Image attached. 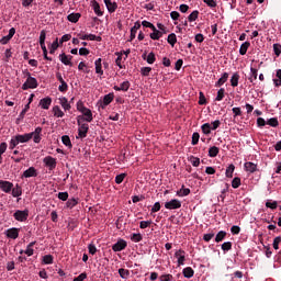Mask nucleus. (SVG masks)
<instances>
[{"label": "nucleus", "mask_w": 281, "mask_h": 281, "mask_svg": "<svg viewBox=\"0 0 281 281\" xmlns=\"http://www.w3.org/2000/svg\"><path fill=\"white\" fill-rule=\"evenodd\" d=\"M41 133H43V127H36L32 133L15 135V138H18L19 144H27V142L33 137L34 144H41Z\"/></svg>", "instance_id": "1"}, {"label": "nucleus", "mask_w": 281, "mask_h": 281, "mask_svg": "<svg viewBox=\"0 0 281 281\" xmlns=\"http://www.w3.org/2000/svg\"><path fill=\"white\" fill-rule=\"evenodd\" d=\"M45 38H47V33L45 32V30H42L40 33V46L42 47L44 59L52 61V57L47 56V46H45Z\"/></svg>", "instance_id": "2"}, {"label": "nucleus", "mask_w": 281, "mask_h": 281, "mask_svg": "<svg viewBox=\"0 0 281 281\" xmlns=\"http://www.w3.org/2000/svg\"><path fill=\"white\" fill-rule=\"evenodd\" d=\"M77 124L79 126L78 135H79L80 139H85V137H87V133H89V124L82 123V121H80V119H77Z\"/></svg>", "instance_id": "3"}, {"label": "nucleus", "mask_w": 281, "mask_h": 281, "mask_svg": "<svg viewBox=\"0 0 281 281\" xmlns=\"http://www.w3.org/2000/svg\"><path fill=\"white\" fill-rule=\"evenodd\" d=\"M29 216H30L29 210H24V211L18 210L13 214V218H15V221H19L20 223H25Z\"/></svg>", "instance_id": "4"}, {"label": "nucleus", "mask_w": 281, "mask_h": 281, "mask_svg": "<svg viewBox=\"0 0 281 281\" xmlns=\"http://www.w3.org/2000/svg\"><path fill=\"white\" fill-rule=\"evenodd\" d=\"M38 87V81L34 77H29L26 81L22 85V90L27 91V89H36Z\"/></svg>", "instance_id": "5"}, {"label": "nucleus", "mask_w": 281, "mask_h": 281, "mask_svg": "<svg viewBox=\"0 0 281 281\" xmlns=\"http://www.w3.org/2000/svg\"><path fill=\"white\" fill-rule=\"evenodd\" d=\"M56 78L58 82H60L58 91H60V93H67V91H69V85H67V81L63 79V75L60 72H56Z\"/></svg>", "instance_id": "6"}, {"label": "nucleus", "mask_w": 281, "mask_h": 281, "mask_svg": "<svg viewBox=\"0 0 281 281\" xmlns=\"http://www.w3.org/2000/svg\"><path fill=\"white\" fill-rule=\"evenodd\" d=\"M81 113L83 116L79 115L77 120H79L80 122H93V113L89 108H86L85 111Z\"/></svg>", "instance_id": "7"}, {"label": "nucleus", "mask_w": 281, "mask_h": 281, "mask_svg": "<svg viewBox=\"0 0 281 281\" xmlns=\"http://www.w3.org/2000/svg\"><path fill=\"white\" fill-rule=\"evenodd\" d=\"M12 188H14V183L5 180H0V190H2V192L10 194V192H12Z\"/></svg>", "instance_id": "8"}, {"label": "nucleus", "mask_w": 281, "mask_h": 281, "mask_svg": "<svg viewBox=\"0 0 281 281\" xmlns=\"http://www.w3.org/2000/svg\"><path fill=\"white\" fill-rule=\"evenodd\" d=\"M126 247H128V244L126 243V240L124 239H119L117 243H115L112 246V250H114L115 252L117 251H124V249H126Z\"/></svg>", "instance_id": "9"}, {"label": "nucleus", "mask_w": 281, "mask_h": 281, "mask_svg": "<svg viewBox=\"0 0 281 281\" xmlns=\"http://www.w3.org/2000/svg\"><path fill=\"white\" fill-rule=\"evenodd\" d=\"M21 228L12 227L5 231L7 238H11L12 240H16L19 238V233Z\"/></svg>", "instance_id": "10"}, {"label": "nucleus", "mask_w": 281, "mask_h": 281, "mask_svg": "<svg viewBox=\"0 0 281 281\" xmlns=\"http://www.w3.org/2000/svg\"><path fill=\"white\" fill-rule=\"evenodd\" d=\"M32 177H38V171L34 167H30L29 169H26L22 173L21 179H30Z\"/></svg>", "instance_id": "11"}, {"label": "nucleus", "mask_w": 281, "mask_h": 281, "mask_svg": "<svg viewBox=\"0 0 281 281\" xmlns=\"http://www.w3.org/2000/svg\"><path fill=\"white\" fill-rule=\"evenodd\" d=\"M166 210H179L181 207V202L177 199H172L165 203Z\"/></svg>", "instance_id": "12"}, {"label": "nucleus", "mask_w": 281, "mask_h": 281, "mask_svg": "<svg viewBox=\"0 0 281 281\" xmlns=\"http://www.w3.org/2000/svg\"><path fill=\"white\" fill-rule=\"evenodd\" d=\"M114 98H115V94L113 92L105 94L103 97V101L101 103V109H106V106H109V104H111V102H113Z\"/></svg>", "instance_id": "13"}, {"label": "nucleus", "mask_w": 281, "mask_h": 281, "mask_svg": "<svg viewBox=\"0 0 281 281\" xmlns=\"http://www.w3.org/2000/svg\"><path fill=\"white\" fill-rule=\"evenodd\" d=\"M71 58H74V56L67 55L65 53L59 55V60L63 63V65H67L68 67H74V63H71Z\"/></svg>", "instance_id": "14"}, {"label": "nucleus", "mask_w": 281, "mask_h": 281, "mask_svg": "<svg viewBox=\"0 0 281 281\" xmlns=\"http://www.w3.org/2000/svg\"><path fill=\"white\" fill-rule=\"evenodd\" d=\"M43 162L47 168H49V170H54L56 168V158L52 156H46Z\"/></svg>", "instance_id": "15"}, {"label": "nucleus", "mask_w": 281, "mask_h": 281, "mask_svg": "<svg viewBox=\"0 0 281 281\" xmlns=\"http://www.w3.org/2000/svg\"><path fill=\"white\" fill-rule=\"evenodd\" d=\"M244 169L246 170V172H250V175H254V172H258V165L248 161L244 164Z\"/></svg>", "instance_id": "16"}, {"label": "nucleus", "mask_w": 281, "mask_h": 281, "mask_svg": "<svg viewBox=\"0 0 281 281\" xmlns=\"http://www.w3.org/2000/svg\"><path fill=\"white\" fill-rule=\"evenodd\" d=\"M14 34H16V30L11 27L9 30V34L0 40L1 45H8V42L14 36Z\"/></svg>", "instance_id": "17"}, {"label": "nucleus", "mask_w": 281, "mask_h": 281, "mask_svg": "<svg viewBox=\"0 0 281 281\" xmlns=\"http://www.w3.org/2000/svg\"><path fill=\"white\" fill-rule=\"evenodd\" d=\"M105 8L108 9V12H110V14H113V12H115V10H117V2H113L111 0H103Z\"/></svg>", "instance_id": "18"}, {"label": "nucleus", "mask_w": 281, "mask_h": 281, "mask_svg": "<svg viewBox=\"0 0 281 281\" xmlns=\"http://www.w3.org/2000/svg\"><path fill=\"white\" fill-rule=\"evenodd\" d=\"M142 27V23L139 21L134 23V26L131 29L130 41H135V36L137 35V30Z\"/></svg>", "instance_id": "19"}, {"label": "nucleus", "mask_w": 281, "mask_h": 281, "mask_svg": "<svg viewBox=\"0 0 281 281\" xmlns=\"http://www.w3.org/2000/svg\"><path fill=\"white\" fill-rule=\"evenodd\" d=\"M91 5H92L97 16H103L104 15V12L100 9V3H98V1L91 0Z\"/></svg>", "instance_id": "20"}, {"label": "nucleus", "mask_w": 281, "mask_h": 281, "mask_svg": "<svg viewBox=\"0 0 281 281\" xmlns=\"http://www.w3.org/2000/svg\"><path fill=\"white\" fill-rule=\"evenodd\" d=\"M40 106H42V109L47 111L49 109V106H52V98L46 97V98L42 99L40 101Z\"/></svg>", "instance_id": "21"}, {"label": "nucleus", "mask_w": 281, "mask_h": 281, "mask_svg": "<svg viewBox=\"0 0 281 281\" xmlns=\"http://www.w3.org/2000/svg\"><path fill=\"white\" fill-rule=\"evenodd\" d=\"M94 67H95V74L99 76H104V70H102V58H98L94 61Z\"/></svg>", "instance_id": "22"}, {"label": "nucleus", "mask_w": 281, "mask_h": 281, "mask_svg": "<svg viewBox=\"0 0 281 281\" xmlns=\"http://www.w3.org/2000/svg\"><path fill=\"white\" fill-rule=\"evenodd\" d=\"M11 192H12V196L14 199H16V198H19V196H21L23 194V189L21 188V186L15 184V187H13L11 189Z\"/></svg>", "instance_id": "23"}, {"label": "nucleus", "mask_w": 281, "mask_h": 281, "mask_svg": "<svg viewBox=\"0 0 281 281\" xmlns=\"http://www.w3.org/2000/svg\"><path fill=\"white\" fill-rule=\"evenodd\" d=\"M182 274L184 278H194V269L192 267H187L182 270Z\"/></svg>", "instance_id": "24"}, {"label": "nucleus", "mask_w": 281, "mask_h": 281, "mask_svg": "<svg viewBox=\"0 0 281 281\" xmlns=\"http://www.w3.org/2000/svg\"><path fill=\"white\" fill-rule=\"evenodd\" d=\"M59 104L65 111H69L71 109V104H69V101L65 97L59 98Z\"/></svg>", "instance_id": "25"}, {"label": "nucleus", "mask_w": 281, "mask_h": 281, "mask_svg": "<svg viewBox=\"0 0 281 281\" xmlns=\"http://www.w3.org/2000/svg\"><path fill=\"white\" fill-rule=\"evenodd\" d=\"M80 16H82L80 13H70L67 19L70 23H78V21H80Z\"/></svg>", "instance_id": "26"}, {"label": "nucleus", "mask_w": 281, "mask_h": 281, "mask_svg": "<svg viewBox=\"0 0 281 281\" xmlns=\"http://www.w3.org/2000/svg\"><path fill=\"white\" fill-rule=\"evenodd\" d=\"M249 47H251V43H249V42L243 43L239 48L240 56H245V54H247V49H249Z\"/></svg>", "instance_id": "27"}, {"label": "nucleus", "mask_w": 281, "mask_h": 281, "mask_svg": "<svg viewBox=\"0 0 281 281\" xmlns=\"http://www.w3.org/2000/svg\"><path fill=\"white\" fill-rule=\"evenodd\" d=\"M227 236V232L220 231L215 236V243H223L225 240V237Z\"/></svg>", "instance_id": "28"}, {"label": "nucleus", "mask_w": 281, "mask_h": 281, "mask_svg": "<svg viewBox=\"0 0 281 281\" xmlns=\"http://www.w3.org/2000/svg\"><path fill=\"white\" fill-rule=\"evenodd\" d=\"M229 78V74L224 72L222 77L216 81L215 87H223V83Z\"/></svg>", "instance_id": "29"}, {"label": "nucleus", "mask_w": 281, "mask_h": 281, "mask_svg": "<svg viewBox=\"0 0 281 281\" xmlns=\"http://www.w3.org/2000/svg\"><path fill=\"white\" fill-rule=\"evenodd\" d=\"M167 43H169L171 47H175V45H177V34L175 33L169 34L167 37Z\"/></svg>", "instance_id": "30"}, {"label": "nucleus", "mask_w": 281, "mask_h": 281, "mask_svg": "<svg viewBox=\"0 0 281 281\" xmlns=\"http://www.w3.org/2000/svg\"><path fill=\"white\" fill-rule=\"evenodd\" d=\"M53 113L55 115V117H65V112H63V110H60V106L55 105L53 108Z\"/></svg>", "instance_id": "31"}, {"label": "nucleus", "mask_w": 281, "mask_h": 281, "mask_svg": "<svg viewBox=\"0 0 281 281\" xmlns=\"http://www.w3.org/2000/svg\"><path fill=\"white\" fill-rule=\"evenodd\" d=\"M274 87H281V69L277 70L276 79L272 80Z\"/></svg>", "instance_id": "32"}, {"label": "nucleus", "mask_w": 281, "mask_h": 281, "mask_svg": "<svg viewBox=\"0 0 281 281\" xmlns=\"http://www.w3.org/2000/svg\"><path fill=\"white\" fill-rule=\"evenodd\" d=\"M190 194V189L182 186L179 191H177V196H188Z\"/></svg>", "instance_id": "33"}, {"label": "nucleus", "mask_w": 281, "mask_h": 281, "mask_svg": "<svg viewBox=\"0 0 281 281\" xmlns=\"http://www.w3.org/2000/svg\"><path fill=\"white\" fill-rule=\"evenodd\" d=\"M120 278L123 280H127L128 276H131V271L124 268L119 269Z\"/></svg>", "instance_id": "34"}, {"label": "nucleus", "mask_w": 281, "mask_h": 281, "mask_svg": "<svg viewBox=\"0 0 281 281\" xmlns=\"http://www.w3.org/2000/svg\"><path fill=\"white\" fill-rule=\"evenodd\" d=\"M240 80V75L238 72H235L231 78V85L233 87H238V81Z\"/></svg>", "instance_id": "35"}, {"label": "nucleus", "mask_w": 281, "mask_h": 281, "mask_svg": "<svg viewBox=\"0 0 281 281\" xmlns=\"http://www.w3.org/2000/svg\"><path fill=\"white\" fill-rule=\"evenodd\" d=\"M234 170H236V166H234V164H231L226 169V177L228 179H232V177H234Z\"/></svg>", "instance_id": "36"}, {"label": "nucleus", "mask_w": 281, "mask_h": 281, "mask_svg": "<svg viewBox=\"0 0 281 281\" xmlns=\"http://www.w3.org/2000/svg\"><path fill=\"white\" fill-rule=\"evenodd\" d=\"M202 133H204V135H210V133H212V125L210 123H204L202 126Z\"/></svg>", "instance_id": "37"}, {"label": "nucleus", "mask_w": 281, "mask_h": 281, "mask_svg": "<svg viewBox=\"0 0 281 281\" xmlns=\"http://www.w3.org/2000/svg\"><path fill=\"white\" fill-rule=\"evenodd\" d=\"M267 124H268L269 126H272V128H278V126H280V122L278 121L277 117L269 119V120L267 121Z\"/></svg>", "instance_id": "38"}, {"label": "nucleus", "mask_w": 281, "mask_h": 281, "mask_svg": "<svg viewBox=\"0 0 281 281\" xmlns=\"http://www.w3.org/2000/svg\"><path fill=\"white\" fill-rule=\"evenodd\" d=\"M61 142L64 146H67L68 148H72L74 145H71V138H69L68 135L61 136Z\"/></svg>", "instance_id": "39"}, {"label": "nucleus", "mask_w": 281, "mask_h": 281, "mask_svg": "<svg viewBox=\"0 0 281 281\" xmlns=\"http://www.w3.org/2000/svg\"><path fill=\"white\" fill-rule=\"evenodd\" d=\"M58 37L50 44L49 54H55L56 49L59 47Z\"/></svg>", "instance_id": "40"}, {"label": "nucleus", "mask_w": 281, "mask_h": 281, "mask_svg": "<svg viewBox=\"0 0 281 281\" xmlns=\"http://www.w3.org/2000/svg\"><path fill=\"white\" fill-rule=\"evenodd\" d=\"M77 203H78V200L76 198L69 199L66 202V207H69V210H74V207H76Z\"/></svg>", "instance_id": "41"}, {"label": "nucleus", "mask_w": 281, "mask_h": 281, "mask_svg": "<svg viewBox=\"0 0 281 281\" xmlns=\"http://www.w3.org/2000/svg\"><path fill=\"white\" fill-rule=\"evenodd\" d=\"M131 240H132L133 243H142V240H143L142 234H139V233H133V234L131 235Z\"/></svg>", "instance_id": "42"}, {"label": "nucleus", "mask_w": 281, "mask_h": 281, "mask_svg": "<svg viewBox=\"0 0 281 281\" xmlns=\"http://www.w3.org/2000/svg\"><path fill=\"white\" fill-rule=\"evenodd\" d=\"M223 98H225V88H221L217 91V95L215 98V102H221L223 100Z\"/></svg>", "instance_id": "43"}, {"label": "nucleus", "mask_w": 281, "mask_h": 281, "mask_svg": "<svg viewBox=\"0 0 281 281\" xmlns=\"http://www.w3.org/2000/svg\"><path fill=\"white\" fill-rule=\"evenodd\" d=\"M19 139L16 138V136H13L10 140V144H9V148L11 150H14V148H16V146H19Z\"/></svg>", "instance_id": "44"}, {"label": "nucleus", "mask_w": 281, "mask_h": 281, "mask_svg": "<svg viewBox=\"0 0 281 281\" xmlns=\"http://www.w3.org/2000/svg\"><path fill=\"white\" fill-rule=\"evenodd\" d=\"M189 161L192 164V166L194 168H199L200 164H201V159L194 156H191Z\"/></svg>", "instance_id": "45"}, {"label": "nucleus", "mask_w": 281, "mask_h": 281, "mask_svg": "<svg viewBox=\"0 0 281 281\" xmlns=\"http://www.w3.org/2000/svg\"><path fill=\"white\" fill-rule=\"evenodd\" d=\"M44 265H54V257L52 255H45L43 257Z\"/></svg>", "instance_id": "46"}, {"label": "nucleus", "mask_w": 281, "mask_h": 281, "mask_svg": "<svg viewBox=\"0 0 281 281\" xmlns=\"http://www.w3.org/2000/svg\"><path fill=\"white\" fill-rule=\"evenodd\" d=\"M220 153L218 147L213 146L209 149V157H216Z\"/></svg>", "instance_id": "47"}, {"label": "nucleus", "mask_w": 281, "mask_h": 281, "mask_svg": "<svg viewBox=\"0 0 281 281\" xmlns=\"http://www.w3.org/2000/svg\"><path fill=\"white\" fill-rule=\"evenodd\" d=\"M200 137L201 135L199 134V132L193 133L192 140H191L192 146H196V144H199Z\"/></svg>", "instance_id": "48"}, {"label": "nucleus", "mask_w": 281, "mask_h": 281, "mask_svg": "<svg viewBox=\"0 0 281 281\" xmlns=\"http://www.w3.org/2000/svg\"><path fill=\"white\" fill-rule=\"evenodd\" d=\"M147 63H148V65H154V63H155V60H157V57L155 56V53H149L148 55H147Z\"/></svg>", "instance_id": "49"}, {"label": "nucleus", "mask_w": 281, "mask_h": 281, "mask_svg": "<svg viewBox=\"0 0 281 281\" xmlns=\"http://www.w3.org/2000/svg\"><path fill=\"white\" fill-rule=\"evenodd\" d=\"M251 77L249 78L250 82H254V80H258V69L250 68Z\"/></svg>", "instance_id": "50"}, {"label": "nucleus", "mask_w": 281, "mask_h": 281, "mask_svg": "<svg viewBox=\"0 0 281 281\" xmlns=\"http://www.w3.org/2000/svg\"><path fill=\"white\" fill-rule=\"evenodd\" d=\"M121 91H128V89H131V81L126 80L123 81L121 85Z\"/></svg>", "instance_id": "51"}, {"label": "nucleus", "mask_w": 281, "mask_h": 281, "mask_svg": "<svg viewBox=\"0 0 281 281\" xmlns=\"http://www.w3.org/2000/svg\"><path fill=\"white\" fill-rule=\"evenodd\" d=\"M199 19V11H193L189 16H188V21H190L191 23L193 21H196Z\"/></svg>", "instance_id": "52"}, {"label": "nucleus", "mask_w": 281, "mask_h": 281, "mask_svg": "<svg viewBox=\"0 0 281 281\" xmlns=\"http://www.w3.org/2000/svg\"><path fill=\"white\" fill-rule=\"evenodd\" d=\"M232 188H234V190H236L237 188H240V178L239 177H235L232 181Z\"/></svg>", "instance_id": "53"}, {"label": "nucleus", "mask_w": 281, "mask_h": 281, "mask_svg": "<svg viewBox=\"0 0 281 281\" xmlns=\"http://www.w3.org/2000/svg\"><path fill=\"white\" fill-rule=\"evenodd\" d=\"M280 243H281V236L276 237L272 244L273 249L276 250L280 249Z\"/></svg>", "instance_id": "54"}, {"label": "nucleus", "mask_w": 281, "mask_h": 281, "mask_svg": "<svg viewBox=\"0 0 281 281\" xmlns=\"http://www.w3.org/2000/svg\"><path fill=\"white\" fill-rule=\"evenodd\" d=\"M150 71H153V68H150V67H143V68H140V74H142V76H150Z\"/></svg>", "instance_id": "55"}, {"label": "nucleus", "mask_w": 281, "mask_h": 281, "mask_svg": "<svg viewBox=\"0 0 281 281\" xmlns=\"http://www.w3.org/2000/svg\"><path fill=\"white\" fill-rule=\"evenodd\" d=\"M124 179H126V173H120L115 177V183L120 186V183H122Z\"/></svg>", "instance_id": "56"}, {"label": "nucleus", "mask_w": 281, "mask_h": 281, "mask_svg": "<svg viewBox=\"0 0 281 281\" xmlns=\"http://www.w3.org/2000/svg\"><path fill=\"white\" fill-rule=\"evenodd\" d=\"M199 104H200L201 106L207 104V100L205 99V94H203V92H200Z\"/></svg>", "instance_id": "57"}, {"label": "nucleus", "mask_w": 281, "mask_h": 281, "mask_svg": "<svg viewBox=\"0 0 281 281\" xmlns=\"http://www.w3.org/2000/svg\"><path fill=\"white\" fill-rule=\"evenodd\" d=\"M151 224H153V221H142L139 223V227L140 229H146V227H150Z\"/></svg>", "instance_id": "58"}, {"label": "nucleus", "mask_w": 281, "mask_h": 281, "mask_svg": "<svg viewBox=\"0 0 281 281\" xmlns=\"http://www.w3.org/2000/svg\"><path fill=\"white\" fill-rule=\"evenodd\" d=\"M67 41H71V34H65L59 40V45H63V43H67Z\"/></svg>", "instance_id": "59"}, {"label": "nucleus", "mask_w": 281, "mask_h": 281, "mask_svg": "<svg viewBox=\"0 0 281 281\" xmlns=\"http://www.w3.org/2000/svg\"><path fill=\"white\" fill-rule=\"evenodd\" d=\"M222 249H223V251H231L232 241H225L224 244H222Z\"/></svg>", "instance_id": "60"}, {"label": "nucleus", "mask_w": 281, "mask_h": 281, "mask_svg": "<svg viewBox=\"0 0 281 281\" xmlns=\"http://www.w3.org/2000/svg\"><path fill=\"white\" fill-rule=\"evenodd\" d=\"M58 199L60 201H67V199H69V193H67V192H59L58 193Z\"/></svg>", "instance_id": "61"}, {"label": "nucleus", "mask_w": 281, "mask_h": 281, "mask_svg": "<svg viewBox=\"0 0 281 281\" xmlns=\"http://www.w3.org/2000/svg\"><path fill=\"white\" fill-rule=\"evenodd\" d=\"M273 52L276 56H280L281 54V44H273Z\"/></svg>", "instance_id": "62"}, {"label": "nucleus", "mask_w": 281, "mask_h": 281, "mask_svg": "<svg viewBox=\"0 0 281 281\" xmlns=\"http://www.w3.org/2000/svg\"><path fill=\"white\" fill-rule=\"evenodd\" d=\"M87 41H98V43H100V41H102L101 36H95L93 34H89L87 37Z\"/></svg>", "instance_id": "63"}, {"label": "nucleus", "mask_w": 281, "mask_h": 281, "mask_svg": "<svg viewBox=\"0 0 281 281\" xmlns=\"http://www.w3.org/2000/svg\"><path fill=\"white\" fill-rule=\"evenodd\" d=\"M85 280H87V272H83L74 279V281H85Z\"/></svg>", "instance_id": "64"}]
</instances>
